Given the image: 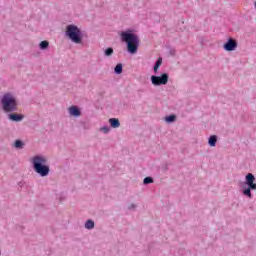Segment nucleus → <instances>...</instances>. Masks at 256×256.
I'll use <instances>...</instances> for the list:
<instances>
[{"label": "nucleus", "mask_w": 256, "mask_h": 256, "mask_svg": "<svg viewBox=\"0 0 256 256\" xmlns=\"http://www.w3.org/2000/svg\"><path fill=\"white\" fill-rule=\"evenodd\" d=\"M34 171L41 177H47L49 175V166L47 165V158L41 155L34 156L31 160Z\"/></svg>", "instance_id": "1"}, {"label": "nucleus", "mask_w": 256, "mask_h": 256, "mask_svg": "<svg viewBox=\"0 0 256 256\" xmlns=\"http://www.w3.org/2000/svg\"><path fill=\"white\" fill-rule=\"evenodd\" d=\"M121 39L124 43H127L128 52L135 55L137 49H139V37L133 33L122 32Z\"/></svg>", "instance_id": "2"}, {"label": "nucleus", "mask_w": 256, "mask_h": 256, "mask_svg": "<svg viewBox=\"0 0 256 256\" xmlns=\"http://www.w3.org/2000/svg\"><path fill=\"white\" fill-rule=\"evenodd\" d=\"M66 36L72 41V43H76V45H79L83 42V38L81 37V30L75 25L67 26Z\"/></svg>", "instance_id": "3"}, {"label": "nucleus", "mask_w": 256, "mask_h": 256, "mask_svg": "<svg viewBox=\"0 0 256 256\" xmlns=\"http://www.w3.org/2000/svg\"><path fill=\"white\" fill-rule=\"evenodd\" d=\"M2 107L4 111L7 113H11V111H15L17 109V101L15 100V97L11 94H5L2 98Z\"/></svg>", "instance_id": "4"}, {"label": "nucleus", "mask_w": 256, "mask_h": 256, "mask_svg": "<svg viewBox=\"0 0 256 256\" xmlns=\"http://www.w3.org/2000/svg\"><path fill=\"white\" fill-rule=\"evenodd\" d=\"M245 183L247 188L243 190V195L249 197V199H253V194H251V191H256L255 176L252 173H248L246 175Z\"/></svg>", "instance_id": "5"}, {"label": "nucleus", "mask_w": 256, "mask_h": 256, "mask_svg": "<svg viewBox=\"0 0 256 256\" xmlns=\"http://www.w3.org/2000/svg\"><path fill=\"white\" fill-rule=\"evenodd\" d=\"M152 85H167L169 83V74L163 73L161 76H151Z\"/></svg>", "instance_id": "6"}, {"label": "nucleus", "mask_w": 256, "mask_h": 256, "mask_svg": "<svg viewBox=\"0 0 256 256\" xmlns=\"http://www.w3.org/2000/svg\"><path fill=\"white\" fill-rule=\"evenodd\" d=\"M225 51H235L237 49V41L233 38L228 39L224 44Z\"/></svg>", "instance_id": "7"}, {"label": "nucleus", "mask_w": 256, "mask_h": 256, "mask_svg": "<svg viewBox=\"0 0 256 256\" xmlns=\"http://www.w3.org/2000/svg\"><path fill=\"white\" fill-rule=\"evenodd\" d=\"M69 113L73 117H79L81 115V111H79V108L77 106H72L69 108Z\"/></svg>", "instance_id": "8"}, {"label": "nucleus", "mask_w": 256, "mask_h": 256, "mask_svg": "<svg viewBox=\"0 0 256 256\" xmlns=\"http://www.w3.org/2000/svg\"><path fill=\"white\" fill-rule=\"evenodd\" d=\"M109 123H110L111 127H113V129H117V128L121 127V123L119 122V119H117V118H110Z\"/></svg>", "instance_id": "9"}, {"label": "nucleus", "mask_w": 256, "mask_h": 256, "mask_svg": "<svg viewBox=\"0 0 256 256\" xmlns=\"http://www.w3.org/2000/svg\"><path fill=\"white\" fill-rule=\"evenodd\" d=\"M163 63V58H158V60L156 61L155 65H154V73H158L159 68L161 67Z\"/></svg>", "instance_id": "10"}, {"label": "nucleus", "mask_w": 256, "mask_h": 256, "mask_svg": "<svg viewBox=\"0 0 256 256\" xmlns=\"http://www.w3.org/2000/svg\"><path fill=\"white\" fill-rule=\"evenodd\" d=\"M9 118L11 119V121H22L23 120V115L10 114Z\"/></svg>", "instance_id": "11"}, {"label": "nucleus", "mask_w": 256, "mask_h": 256, "mask_svg": "<svg viewBox=\"0 0 256 256\" xmlns=\"http://www.w3.org/2000/svg\"><path fill=\"white\" fill-rule=\"evenodd\" d=\"M208 143L210 147H215V145H217V136L215 135L210 136Z\"/></svg>", "instance_id": "12"}, {"label": "nucleus", "mask_w": 256, "mask_h": 256, "mask_svg": "<svg viewBox=\"0 0 256 256\" xmlns=\"http://www.w3.org/2000/svg\"><path fill=\"white\" fill-rule=\"evenodd\" d=\"M114 71L116 75H121L123 73V64H117Z\"/></svg>", "instance_id": "13"}, {"label": "nucleus", "mask_w": 256, "mask_h": 256, "mask_svg": "<svg viewBox=\"0 0 256 256\" xmlns=\"http://www.w3.org/2000/svg\"><path fill=\"white\" fill-rule=\"evenodd\" d=\"M85 227L86 229H93L95 227V222H93V220H87Z\"/></svg>", "instance_id": "14"}, {"label": "nucleus", "mask_w": 256, "mask_h": 256, "mask_svg": "<svg viewBox=\"0 0 256 256\" xmlns=\"http://www.w3.org/2000/svg\"><path fill=\"white\" fill-rule=\"evenodd\" d=\"M47 47H49V42H47L46 40L40 43V49L45 50L47 49Z\"/></svg>", "instance_id": "15"}, {"label": "nucleus", "mask_w": 256, "mask_h": 256, "mask_svg": "<svg viewBox=\"0 0 256 256\" xmlns=\"http://www.w3.org/2000/svg\"><path fill=\"white\" fill-rule=\"evenodd\" d=\"M176 118H177V117H176L175 115H170V116H168V117L165 118V121H166L167 123H173V121H175Z\"/></svg>", "instance_id": "16"}, {"label": "nucleus", "mask_w": 256, "mask_h": 256, "mask_svg": "<svg viewBox=\"0 0 256 256\" xmlns=\"http://www.w3.org/2000/svg\"><path fill=\"white\" fill-rule=\"evenodd\" d=\"M16 149H21L23 147V142L21 140H16L14 143Z\"/></svg>", "instance_id": "17"}, {"label": "nucleus", "mask_w": 256, "mask_h": 256, "mask_svg": "<svg viewBox=\"0 0 256 256\" xmlns=\"http://www.w3.org/2000/svg\"><path fill=\"white\" fill-rule=\"evenodd\" d=\"M104 55L106 57H111V55H113V48H107L104 52Z\"/></svg>", "instance_id": "18"}, {"label": "nucleus", "mask_w": 256, "mask_h": 256, "mask_svg": "<svg viewBox=\"0 0 256 256\" xmlns=\"http://www.w3.org/2000/svg\"><path fill=\"white\" fill-rule=\"evenodd\" d=\"M143 183H144V185H149V183H153V178L146 177V178H144Z\"/></svg>", "instance_id": "19"}, {"label": "nucleus", "mask_w": 256, "mask_h": 256, "mask_svg": "<svg viewBox=\"0 0 256 256\" xmlns=\"http://www.w3.org/2000/svg\"><path fill=\"white\" fill-rule=\"evenodd\" d=\"M101 131H103L104 133H109V127L104 126L101 128Z\"/></svg>", "instance_id": "20"}]
</instances>
